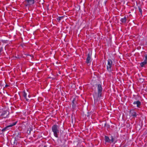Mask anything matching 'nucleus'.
<instances>
[{
    "label": "nucleus",
    "instance_id": "1",
    "mask_svg": "<svg viewBox=\"0 0 147 147\" xmlns=\"http://www.w3.org/2000/svg\"><path fill=\"white\" fill-rule=\"evenodd\" d=\"M59 128L58 126L57 125H54L52 127V130L55 136L56 137H58V134L59 133Z\"/></svg>",
    "mask_w": 147,
    "mask_h": 147
},
{
    "label": "nucleus",
    "instance_id": "2",
    "mask_svg": "<svg viewBox=\"0 0 147 147\" xmlns=\"http://www.w3.org/2000/svg\"><path fill=\"white\" fill-rule=\"evenodd\" d=\"M112 63L113 62L112 60L111 59H109L107 65V69L108 71L109 72H111L112 71L111 67Z\"/></svg>",
    "mask_w": 147,
    "mask_h": 147
},
{
    "label": "nucleus",
    "instance_id": "3",
    "mask_svg": "<svg viewBox=\"0 0 147 147\" xmlns=\"http://www.w3.org/2000/svg\"><path fill=\"white\" fill-rule=\"evenodd\" d=\"M35 2L34 0H25L24 1L25 6L28 7L34 4Z\"/></svg>",
    "mask_w": 147,
    "mask_h": 147
},
{
    "label": "nucleus",
    "instance_id": "4",
    "mask_svg": "<svg viewBox=\"0 0 147 147\" xmlns=\"http://www.w3.org/2000/svg\"><path fill=\"white\" fill-rule=\"evenodd\" d=\"M97 89L98 92V97H100L102 96V85L100 84H98Z\"/></svg>",
    "mask_w": 147,
    "mask_h": 147
},
{
    "label": "nucleus",
    "instance_id": "5",
    "mask_svg": "<svg viewBox=\"0 0 147 147\" xmlns=\"http://www.w3.org/2000/svg\"><path fill=\"white\" fill-rule=\"evenodd\" d=\"M129 115L131 117H132V119H134L138 114L136 113L134 110L131 109L130 111Z\"/></svg>",
    "mask_w": 147,
    "mask_h": 147
},
{
    "label": "nucleus",
    "instance_id": "6",
    "mask_svg": "<svg viewBox=\"0 0 147 147\" xmlns=\"http://www.w3.org/2000/svg\"><path fill=\"white\" fill-rule=\"evenodd\" d=\"M17 122H15L10 124L9 125L7 126L6 127H4L2 130V131L3 132H4L9 129V128L10 127H11L15 125L17 123Z\"/></svg>",
    "mask_w": 147,
    "mask_h": 147
},
{
    "label": "nucleus",
    "instance_id": "7",
    "mask_svg": "<svg viewBox=\"0 0 147 147\" xmlns=\"http://www.w3.org/2000/svg\"><path fill=\"white\" fill-rule=\"evenodd\" d=\"M91 54H90V53L88 54L86 61V63L87 64H88L91 62L92 60L91 57Z\"/></svg>",
    "mask_w": 147,
    "mask_h": 147
},
{
    "label": "nucleus",
    "instance_id": "8",
    "mask_svg": "<svg viewBox=\"0 0 147 147\" xmlns=\"http://www.w3.org/2000/svg\"><path fill=\"white\" fill-rule=\"evenodd\" d=\"M133 104L134 105H136L137 107L138 108H140L141 106V103L139 100L134 101Z\"/></svg>",
    "mask_w": 147,
    "mask_h": 147
},
{
    "label": "nucleus",
    "instance_id": "9",
    "mask_svg": "<svg viewBox=\"0 0 147 147\" xmlns=\"http://www.w3.org/2000/svg\"><path fill=\"white\" fill-rule=\"evenodd\" d=\"M8 113L7 112L5 111L3 112L1 115V116L3 118H5L7 117Z\"/></svg>",
    "mask_w": 147,
    "mask_h": 147
},
{
    "label": "nucleus",
    "instance_id": "10",
    "mask_svg": "<svg viewBox=\"0 0 147 147\" xmlns=\"http://www.w3.org/2000/svg\"><path fill=\"white\" fill-rule=\"evenodd\" d=\"M147 64V62L144 61L143 62H141L140 64L141 67H144Z\"/></svg>",
    "mask_w": 147,
    "mask_h": 147
},
{
    "label": "nucleus",
    "instance_id": "11",
    "mask_svg": "<svg viewBox=\"0 0 147 147\" xmlns=\"http://www.w3.org/2000/svg\"><path fill=\"white\" fill-rule=\"evenodd\" d=\"M105 142L110 143V139L108 136H105Z\"/></svg>",
    "mask_w": 147,
    "mask_h": 147
},
{
    "label": "nucleus",
    "instance_id": "12",
    "mask_svg": "<svg viewBox=\"0 0 147 147\" xmlns=\"http://www.w3.org/2000/svg\"><path fill=\"white\" fill-rule=\"evenodd\" d=\"M72 103H73V106H75L76 105V98H74L72 101Z\"/></svg>",
    "mask_w": 147,
    "mask_h": 147
},
{
    "label": "nucleus",
    "instance_id": "13",
    "mask_svg": "<svg viewBox=\"0 0 147 147\" xmlns=\"http://www.w3.org/2000/svg\"><path fill=\"white\" fill-rule=\"evenodd\" d=\"M121 21L122 23H125L126 21V17L125 16L124 18L121 19Z\"/></svg>",
    "mask_w": 147,
    "mask_h": 147
},
{
    "label": "nucleus",
    "instance_id": "14",
    "mask_svg": "<svg viewBox=\"0 0 147 147\" xmlns=\"http://www.w3.org/2000/svg\"><path fill=\"white\" fill-rule=\"evenodd\" d=\"M143 59H144V61L147 62V54H145L144 55Z\"/></svg>",
    "mask_w": 147,
    "mask_h": 147
},
{
    "label": "nucleus",
    "instance_id": "15",
    "mask_svg": "<svg viewBox=\"0 0 147 147\" xmlns=\"http://www.w3.org/2000/svg\"><path fill=\"white\" fill-rule=\"evenodd\" d=\"M63 16H61V17H59L57 18V20L59 22H60V20L62 19H63Z\"/></svg>",
    "mask_w": 147,
    "mask_h": 147
},
{
    "label": "nucleus",
    "instance_id": "16",
    "mask_svg": "<svg viewBox=\"0 0 147 147\" xmlns=\"http://www.w3.org/2000/svg\"><path fill=\"white\" fill-rule=\"evenodd\" d=\"M33 129V128L32 127H30L29 128L28 130V132L29 131V133L30 134V131H31Z\"/></svg>",
    "mask_w": 147,
    "mask_h": 147
},
{
    "label": "nucleus",
    "instance_id": "17",
    "mask_svg": "<svg viewBox=\"0 0 147 147\" xmlns=\"http://www.w3.org/2000/svg\"><path fill=\"white\" fill-rule=\"evenodd\" d=\"M23 96L25 98H26V96H27V94L24 91L23 92Z\"/></svg>",
    "mask_w": 147,
    "mask_h": 147
},
{
    "label": "nucleus",
    "instance_id": "18",
    "mask_svg": "<svg viewBox=\"0 0 147 147\" xmlns=\"http://www.w3.org/2000/svg\"><path fill=\"white\" fill-rule=\"evenodd\" d=\"M114 138L112 136H111V139H110V143L111 142H114Z\"/></svg>",
    "mask_w": 147,
    "mask_h": 147
},
{
    "label": "nucleus",
    "instance_id": "19",
    "mask_svg": "<svg viewBox=\"0 0 147 147\" xmlns=\"http://www.w3.org/2000/svg\"><path fill=\"white\" fill-rule=\"evenodd\" d=\"M139 11L141 13H142V9H141V8L139 7Z\"/></svg>",
    "mask_w": 147,
    "mask_h": 147
},
{
    "label": "nucleus",
    "instance_id": "20",
    "mask_svg": "<svg viewBox=\"0 0 147 147\" xmlns=\"http://www.w3.org/2000/svg\"><path fill=\"white\" fill-rule=\"evenodd\" d=\"M90 115H87V117L88 118H87V117L86 118V119H90Z\"/></svg>",
    "mask_w": 147,
    "mask_h": 147
},
{
    "label": "nucleus",
    "instance_id": "21",
    "mask_svg": "<svg viewBox=\"0 0 147 147\" xmlns=\"http://www.w3.org/2000/svg\"><path fill=\"white\" fill-rule=\"evenodd\" d=\"M9 86L7 84H6L5 85V87H7Z\"/></svg>",
    "mask_w": 147,
    "mask_h": 147
},
{
    "label": "nucleus",
    "instance_id": "22",
    "mask_svg": "<svg viewBox=\"0 0 147 147\" xmlns=\"http://www.w3.org/2000/svg\"><path fill=\"white\" fill-rule=\"evenodd\" d=\"M26 100H27V101H29V100L27 98H26Z\"/></svg>",
    "mask_w": 147,
    "mask_h": 147
},
{
    "label": "nucleus",
    "instance_id": "23",
    "mask_svg": "<svg viewBox=\"0 0 147 147\" xmlns=\"http://www.w3.org/2000/svg\"><path fill=\"white\" fill-rule=\"evenodd\" d=\"M75 120H72V122L73 123L74 122H75Z\"/></svg>",
    "mask_w": 147,
    "mask_h": 147
},
{
    "label": "nucleus",
    "instance_id": "24",
    "mask_svg": "<svg viewBox=\"0 0 147 147\" xmlns=\"http://www.w3.org/2000/svg\"><path fill=\"white\" fill-rule=\"evenodd\" d=\"M91 118L92 119H94V118H93V117H92V116H91Z\"/></svg>",
    "mask_w": 147,
    "mask_h": 147
},
{
    "label": "nucleus",
    "instance_id": "25",
    "mask_svg": "<svg viewBox=\"0 0 147 147\" xmlns=\"http://www.w3.org/2000/svg\"><path fill=\"white\" fill-rule=\"evenodd\" d=\"M44 147H45V146H44Z\"/></svg>",
    "mask_w": 147,
    "mask_h": 147
}]
</instances>
